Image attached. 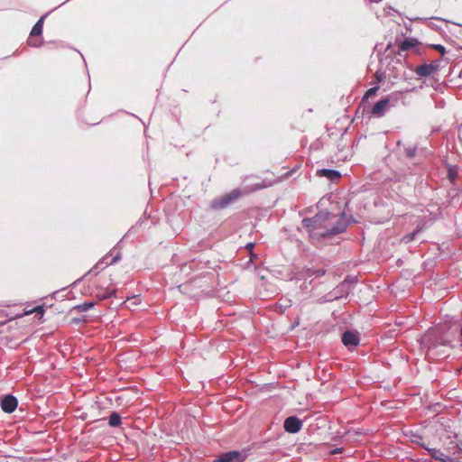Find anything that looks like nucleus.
Instances as JSON below:
<instances>
[{
  "mask_svg": "<svg viewBox=\"0 0 462 462\" xmlns=\"http://www.w3.org/2000/svg\"><path fill=\"white\" fill-rule=\"evenodd\" d=\"M302 226L313 241H319L322 238L330 239L334 236L345 232L348 222L346 220L345 212L337 216L328 211H321L312 217L304 218Z\"/></svg>",
  "mask_w": 462,
  "mask_h": 462,
  "instance_id": "obj_1",
  "label": "nucleus"
},
{
  "mask_svg": "<svg viewBox=\"0 0 462 462\" xmlns=\"http://www.w3.org/2000/svg\"><path fill=\"white\" fill-rule=\"evenodd\" d=\"M264 188V185L258 183L254 187H246L244 191L239 189H235L227 194L222 197L217 198L211 202V207L214 209H223L228 207L231 203L237 200L243 194H249L253 191L258 190Z\"/></svg>",
  "mask_w": 462,
  "mask_h": 462,
  "instance_id": "obj_2",
  "label": "nucleus"
},
{
  "mask_svg": "<svg viewBox=\"0 0 462 462\" xmlns=\"http://www.w3.org/2000/svg\"><path fill=\"white\" fill-rule=\"evenodd\" d=\"M393 97H395L394 100L398 99L397 94H392L389 97H384L376 102L372 107V114L377 117H382L383 116H384L386 109L389 106L391 100L393 99Z\"/></svg>",
  "mask_w": 462,
  "mask_h": 462,
  "instance_id": "obj_3",
  "label": "nucleus"
},
{
  "mask_svg": "<svg viewBox=\"0 0 462 462\" xmlns=\"http://www.w3.org/2000/svg\"><path fill=\"white\" fill-rule=\"evenodd\" d=\"M45 19V15L42 16L36 23L33 25L31 33L30 38L28 39V44L32 47H40L42 45L41 40H35L33 37L35 36H41L42 33V28H43V22Z\"/></svg>",
  "mask_w": 462,
  "mask_h": 462,
  "instance_id": "obj_4",
  "label": "nucleus"
},
{
  "mask_svg": "<svg viewBox=\"0 0 462 462\" xmlns=\"http://www.w3.org/2000/svg\"><path fill=\"white\" fill-rule=\"evenodd\" d=\"M111 257V254H106L102 259H100L89 271V273H94L97 275L100 271H102L106 266L111 265L116 262H118L121 258V254H117L116 255Z\"/></svg>",
  "mask_w": 462,
  "mask_h": 462,
  "instance_id": "obj_5",
  "label": "nucleus"
},
{
  "mask_svg": "<svg viewBox=\"0 0 462 462\" xmlns=\"http://www.w3.org/2000/svg\"><path fill=\"white\" fill-rule=\"evenodd\" d=\"M246 455L239 451H228L222 454L214 462H244Z\"/></svg>",
  "mask_w": 462,
  "mask_h": 462,
  "instance_id": "obj_6",
  "label": "nucleus"
},
{
  "mask_svg": "<svg viewBox=\"0 0 462 462\" xmlns=\"http://www.w3.org/2000/svg\"><path fill=\"white\" fill-rule=\"evenodd\" d=\"M416 443L422 447L423 448H425L431 456V457L434 458L435 460H439L441 462H455L452 457L446 456L440 449L430 448L426 446L424 443H420L419 441H416Z\"/></svg>",
  "mask_w": 462,
  "mask_h": 462,
  "instance_id": "obj_7",
  "label": "nucleus"
},
{
  "mask_svg": "<svg viewBox=\"0 0 462 462\" xmlns=\"http://www.w3.org/2000/svg\"><path fill=\"white\" fill-rule=\"evenodd\" d=\"M341 339L342 343L349 349L357 346L360 342L359 334L349 330L343 333Z\"/></svg>",
  "mask_w": 462,
  "mask_h": 462,
  "instance_id": "obj_8",
  "label": "nucleus"
},
{
  "mask_svg": "<svg viewBox=\"0 0 462 462\" xmlns=\"http://www.w3.org/2000/svg\"><path fill=\"white\" fill-rule=\"evenodd\" d=\"M283 427L289 433H297L302 428V421L296 416H290L284 420Z\"/></svg>",
  "mask_w": 462,
  "mask_h": 462,
  "instance_id": "obj_9",
  "label": "nucleus"
},
{
  "mask_svg": "<svg viewBox=\"0 0 462 462\" xmlns=\"http://www.w3.org/2000/svg\"><path fill=\"white\" fill-rule=\"evenodd\" d=\"M18 405V400L12 394H7L1 400V408L6 413H12Z\"/></svg>",
  "mask_w": 462,
  "mask_h": 462,
  "instance_id": "obj_10",
  "label": "nucleus"
},
{
  "mask_svg": "<svg viewBox=\"0 0 462 462\" xmlns=\"http://www.w3.org/2000/svg\"><path fill=\"white\" fill-rule=\"evenodd\" d=\"M317 174L320 177H326L332 181L337 180L341 178V173L338 171L332 169L318 170Z\"/></svg>",
  "mask_w": 462,
  "mask_h": 462,
  "instance_id": "obj_11",
  "label": "nucleus"
},
{
  "mask_svg": "<svg viewBox=\"0 0 462 462\" xmlns=\"http://www.w3.org/2000/svg\"><path fill=\"white\" fill-rule=\"evenodd\" d=\"M438 69V65L435 64H423L419 66L416 69L417 75L420 77H428L433 74Z\"/></svg>",
  "mask_w": 462,
  "mask_h": 462,
  "instance_id": "obj_12",
  "label": "nucleus"
},
{
  "mask_svg": "<svg viewBox=\"0 0 462 462\" xmlns=\"http://www.w3.org/2000/svg\"><path fill=\"white\" fill-rule=\"evenodd\" d=\"M122 423L121 415L117 412H112L108 417V424L110 427H118Z\"/></svg>",
  "mask_w": 462,
  "mask_h": 462,
  "instance_id": "obj_13",
  "label": "nucleus"
},
{
  "mask_svg": "<svg viewBox=\"0 0 462 462\" xmlns=\"http://www.w3.org/2000/svg\"><path fill=\"white\" fill-rule=\"evenodd\" d=\"M95 306V303L92 301H86L82 304L77 305L74 309L80 312H86L92 309Z\"/></svg>",
  "mask_w": 462,
  "mask_h": 462,
  "instance_id": "obj_14",
  "label": "nucleus"
},
{
  "mask_svg": "<svg viewBox=\"0 0 462 462\" xmlns=\"http://www.w3.org/2000/svg\"><path fill=\"white\" fill-rule=\"evenodd\" d=\"M415 43L413 42V40L411 39H406L404 41H402L400 44V50L401 51H408L410 49H411L412 47H414Z\"/></svg>",
  "mask_w": 462,
  "mask_h": 462,
  "instance_id": "obj_15",
  "label": "nucleus"
},
{
  "mask_svg": "<svg viewBox=\"0 0 462 462\" xmlns=\"http://www.w3.org/2000/svg\"><path fill=\"white\" fill-rule=\"evenodd\" d=\"M457 169L456 167H449L448 168V179L450 180L451 182H454L455 180L457 179Z\"/></svg>",
  "mask_w": 462,
  "mask_h": 462,
  "instance_id": "obj_16",
  "label": "nucleus"
},
{
  "mask_svg": "<svg viewBox=\"0 0 462 462\" xmlns=\"http://www.w3.org/2000/svg\"><path fill=\"white\" fill-rule=\"evenodd\" d=\"M115 294H116V291L115 290L106 289L104 293L97 294V297L100 300H105V299H108V298L114 296Z\"/></svg>",
  "mask_w": 462,
  "mask_h": 462,
  "instance_id": "obj_17",
  "label": "nucleus"
},
{
  "mask_svg": "<svg viewBox=\"0 0 462 462\" xmlns=\"http://www.w3.org/2000/svg\"><path fill=\"white\" fill-rule=\"evenodd\" d=\"M419 232H420V230L418 229L411 233L407 234L406 236H403L402 241H404L405 243L413 241Z\"/></svg>",
  "mask_w": 462,
  "mask_h": 462,
  "instance_id": "obj_18",
  "label": "nucleus"
},
{
  "mask_svg": "<svg viewBox=\"0 0 462 462\" xmlns=\"http://www.w3.org/2000/svg\"><path fill=\"white\" fill-rule=\"evenodd\" d=\"M416 152V147L415 146H408L405 148V154L408 158L414 157Z\"/></svg>",
  "mask_w": 462,
  "mask_h": 462,
  "instance_id": "obj_19",
  "label": "nucleus"
},
{
  "mask_svg": "<svg viewBox=\"0 0 462 462\" xmlns=\"http://www.w3.org/2000/svg\"><path fill=\"white\" fill-rule=\"evenodd\" d=\"M378 89H379V87H377V86H376V87H373V88H369V89L366 91V93H365V97H372V96H374V95L377 92V90H378Z\"/></svg>",
  "mask_w": 462,
  "mask_h": 462,
  "instance_id": "obj_20",
  "label": "nucleus"
},
{
  "mask_svg": "<svg viewBox=\"0 0 462 462\" xmlns=\"http://www.w3.org/2000/svg\"><path fill=\"white\" fill-rule=\"evenodd\" d=\"M434 49L437 50L438 51H439L442 55H444L446 53V49L441 44L434 45Z\"/></svg>",
  "mask_w": 462,
  "mask_h": 462,
  "instance_id": "obj_21",
  "label": "nucleus"
},
{
  "mask_svg": "<svg viewBox=\"0 0 462 462\" xmlns=\"http://www.w3.org/2000/svg\"><path fill=\"white\" fill-rule=\"evenodd\" d=\"M127 301H133V304H137L139 298L137 296H133L132 298H128Z\"/></svg>",
  "mask_w": 462,
  "mask_h": 462,
  "instance_id": "obj_22",
  "label": "nucleus"
},
{
  "mask_svg": "<svg viewBox=\"0 0 462 462\" xmlns=\"http://www.w3.org/2000/svg\"><path fill=\"white\" fill-rule=\"evenodd\" d=\"M324 274H325V271H324V270H322V269H319V270H318V271L316 272V276H317V277L322 276V275H324Z\"/></svg>",
  "mask_w": 462,
  "mask_h": 462,
  "instance_id": "obj_23",
  "label": "nucleus"
},
{
  "mask_svg": "<svg viewBox=\"0 0 462 462\" xmlns=\"http://www.w3.org/2000/svg\"><path fill=\"white\" fill-rule=\"evenodd\" d=\"M342 448H337L334 450L331 451V454H338L341 453Z\"/></svg>",
  "mask_w": 462,
  "mask_h": 462,
  "instance_id": "obj_24",
  "label": "nucleus"
},
{
  "mask_svg": "<svg viewBox=\"0 0 462 462\" xmlns=\"http://www.w3.org/2000/svg\"><path fill=\"white\" fill-rule=\"evenodd\" d=\"M375 77H376V79L378 81H382L383 80V77H382V75L379 72L375 73Z\"/></svg>",
  "mask_w": 462,
  "mask_h": 462,
  "instance_id": "obj_25",
  "label": "nucleus"
},
{
  "mask_svg": "<svg viewBox=\"0 0 462 462\" xmlns=\"http://www.w3.org/2000/svg\"><path fill=\"white\" fill-rule=\"evenodd\" d=\"M457 448H458V449L462 452V440H459V441L457 442Z\"/></svg>",
  "mask_w": 462,
  "mask_h": 462,
  "instance_id": "obj_26",
  "label": "nucleus"
},
{
  "mask_svg": "<svg viewBox=\"0 0 462 462\" xmlns=\"http://www.w3.org/2000/svg\"><path fill=\"white\" fill-rule=\"evenodd\" d=\"M254 245L252 243L247 245V247L252 251Z\"/></svg>",
  "mask_w": 462,
  "mask_h": 462,
  "instance_id": "obj_27",
  "label": "nucleus"
},
{
  "mask_svg": "<svg viewBox=\"0 0 462 462\" xmlns=\"http://www.w3.org/2000/svg\"><path fill=\"white\" fill-rule=\"evenodd\" d=\"M459 78L462 79V70L459 73Z\"/></svg>",
  "mask_w": 462,
  "mask_h": 462,
  "instance_id": "obj_28",
  "label": "nucleus"
},
{
  "mask_svg": "<svg viewBox=\"0 0 462 462\" xmlns=\"http://www.w3.org/2000/svg\"><path fill=\"white\" fill-rule=\"evenodd\" d=\"M460 337H462V328H460Z\"/></svg>",
  "mask_w": 462,
  "mask_h": 462,
  "instance_id": "obj_29",
  "label": "nucleus"
}]
</instances>
